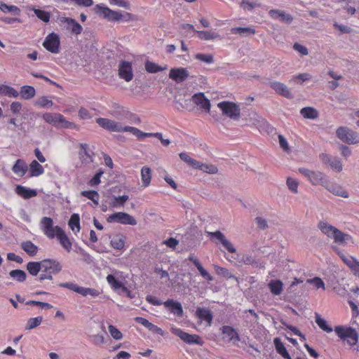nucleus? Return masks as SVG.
Here are the masks:
<instances>
[{
  "mask_svg": "<svg viewBox=\"0 0 359 359\" xmlns=\"http://www.w3.org/2000/svg\"><path fill=\"white\" fill-rule=\"evenodd\" d=\"M40 227L43 234L49 239L56 238L60 245L69 252L72 243L65 231L60 226H53V220L49 217H43L40 222Z\"/></svg>",
  "mask_w": 359,
  "mask_h": 359,
  "instance_id": "f257e3e1",
  "label": "nucleus"
},
{
  "mask_svg": "<svg viewBox=\"0 0 359 359\" xmlns=\"http://www.w3.org/2000/svg\"><path fill=\"white\" fill-rule=\"evenodd\" d=\"M318 227L328 238L332 239L334 243L344 245L353 240L351 235L342 232L327 222L320 221L318 224Z\"/></svg>",
  "mask_w": 359,
  "mask_h": 359,
  "instance_id": "f03ea898",
  "label": "nucleus"
},
{
  "mask_svg": "<svg viewBox=\"0 0 359 359\" xmlns=\"http://www.w3.org/2000/svg\"><path fill=\"white\" fill-rule=\"evenodd\" d=\"M42 270L39 277L40 282L44 280H53V276L59 273L62 269L61 263L55 259H45L41 260Z\"/></svg>",
  "mask_w": 359,
  "mask_h": 359,
  "instance_id": "7ed1b4c3",
  "label": "nucleus"
},
{
  "mask_svg": "<svg viewBox=\"0 0 359 359\" xmlns=\"http://www.w3.org/2000/svg\"><path fill=\"white\" fill-rule=\"evenodd\" d=\"M336 334L348 344L353 346L358 341V334L356 330L348 326L338 325L334 327Z\"/></svg>",
  "mask_w": 359,
  "mask_h": 359,
  "instance_id": "20e7f679",
  "label": "nucleus"
},
{
  "mask_svg": "<svg viewBox=\"0 0 359 359\" xmlns=\"http://www.w3.org/2000/svg\"><path fill=\"white\" fill-rule=\"evenodd\" d=\"M43 119L48 123L55 126L69 128L73 123L66 120L65 116L59 113L47 112L43 114Z\"/></svg>",
  "mask_w": 359,
  "mask_h": 359,
  "instance_id": "39448f33",
  "label": "nucleus"
},
{
  "mask_svg": "<svg viewBox=\"0 0 359 359\" xmlns=\"http://www.w3.org/2000/svg\"><path fill=\"white\" fill-rule=\"evenodd\" d=\"M223 115L230 118L238 120L241 116V108L237 103L230 101H222L217 104Z\"/></svg>",
  "mask_w": 359,
  "mask_h": 359,
  "instance_id": "423d86ee",
  "label": "nucleus"
},
{
  "mask_svg": "<svg viewBox=\"0 0 359 359\" xmlns=\"http://www.w3.org/2000/svg\"><path fill=\"white\" fill-rule=\"evenodd\" d=\"M59 286L60 287L67 288L83 297L89 295L95 297H98L102 293V291L98 289L81 287L74 283H60Z\"/></svg>",
  "mask_w": 359,
  "mask_h": 359,
  "instance_id": "0eeeda50",
  "label": "nucleus"
},
{
  "mask_svg": "<svg viewBox=\"0 0 359 359\" xmlns=\"http://www.w3.org/2000/svg\"><path fill=\"white\" fill-rule=\"evenodd\" d=\"M170 331L172 334L179 337L186 344H198L199 346H203L204 344V341L198 334H189L177 327H171Z\"/></svg>",
  "mask_w": 359,
  "mask_h": 359,
  "instance_id": "6e6552de",
  "label": "nucleus"
},
{
  "mask_svg": "<svg viewBox=\"0 0 359 359\" xmlns=\"http://www.w3.org/2000/svg\"><path fill=\"white\" fill-rule=\"evenodd\" d=\"M96 123L102 128L109 132H128L130 126H123L121 123L106 118H98Z\"/></svg>",
  "mask_w": 359,
  "mask_h": 359,
  "instance_id": "1a4fd4ad",
  "label": "nucleus"
},
{
  "mask_svg": "<svg viewBox=\"0 0 359 359\" xmlns=\"http://www.w3.org/2000/svg\"><path fill=\"white\" fill-rule=\"evenodd\" d=\"M336 133L338 138L344 142L350 144L359 143V135L346 127H339Z\"/></svg>",
  "mask_w": 359,
  "mask_h": 359,
  "instance_id": "9d476101",
  "label": "nucleus"
},
{
  "mask_svg": "<svg viewBox=\"0 0 359 359\" xmlns=\"http://www.w3.org/2000/svg\"><path fill=\"white\" fill-rule=\"evenodd\" d=\"M332 249L337 253L343 262L351 270L355 276H359V261L355 257L351 255H346L336 246H332Z\"/></svg>",
  "mask_w": 359,
  "mask_h": 359,
  "instance_id": "9b49d317",
  "label": "nucleus"
},
{
  "mask_svg": "<svg viewBox=\"0 0 359 359\" xmlns=\"http://www.w3.org/2000/svg\"><path fill=\"white\" fill-rule=\"evenodd\" d=\"M299 171L306 177L313 185H324L325 175L320 171L311 170L306 168H299Z\"/></svg>",
  "mask_w": 359,
  "mask_h": 359,
  "instance_id": "f8f14e48",
  "label": "nucleus"
},
{
  "mask_svg": "<svg viewBox=\"0 0 359 359\" xmlns=\"http://www.w3.org/2000/svg\"><path fill=\"white\" fill-rule=\"evenodd\" d=\"M107 221L109 223L117 222L121 224H129L133 226L137 224V221L133 216L123 212H118L109 215L107 218Z\"/></svg>",
  "mask_w": 359,
  "mask_h": 359,
  "instance_id": "ddd939ff",
  "label": "nucleus"
},
{
  "mask_svg": "<svg viewBox=\"0 0 359 359\" xmlns=\"http://www.w3.org/2000/svg\"><path fill=\"white\" fill-rule=\"evenodd\" d=\"M43 46L52 53L60 52V40L57 34L52 32L49 34L43 42Z\"/></svg>",
  "mask_w": 359,
  "mask_h": 359,
  "instance_id": "4468645a",
  "label": "nucleus"
},
{
  "mask_svg": "<svg viewBox=\"0 0 359 359\" xmlns=\"http://www.w3.org/2000/svg\"><path fill=\"white\" fill-rule=\"evenodd\" d=\"M118 76L127 82L133 79L132 64L128 61H121L118 66Z\"/></svg>",
  "mask_w": 359,
  "mask_h": 359,
  "instance_id": "2eb2a0df",
  "label": "nucleus"
},
{
  "mask_svg": "<svg viewBox=\"0 0 359 359\" xmlns=\"http://www.w3.org/2000/svg\"><path fill=\"white\" fill-rule=\"evenodd\" d=\"M320 158L325 165L330 166L334 171L340 172L343 169L341 161L337 158H332L326 154H322Z\"/></svg>",
  "mask_w": 359,
  "mask_h": 359,
  "instance_id": "dca6fc26",
  "label": "nucleus"
},
{
  "mask_svg": "<svg viewBox=\"0 0 359 359\" xmlns=\"http://www.w3.org/2000/svg\"><path fill=\"white\" fill-rule=\"evenodd\" d=\"M192 102L197 106H199L201 109L209 113L210 111V102L205 96L203 93H198L193 95L191 97Z\"/></svg>",
  "mask_w": 359,
  "mask_h": 359,
  "instance_id": "f3484780",
  "label": "nucleus"
},
{
  "mask_svg": "<svg viewBox=\"0 0 359 359\" xmlns=\"http://www.w3.org/2000/svg\"><path fill=\"white\" fill-rule=\"evenodd\" d=\"M211 240L217 238L223 245V247L231 253L236 252V250L233 245L225 238L224 235L219 231L215 232H208Z\"/></svg>",
  "mask_w": 359,
  "mask_h": 359,
  "instance_id": "a211bd4d",
  "label": "nucleus"
},
{
  "mask_svg": "<svg viewBox=\"0 0 359 359\" xmlns=\"http://www.w3.org/2000/svg\"><path fill=\"white\" fill-rule=\"evenodd\" d=\"M80 151L79 152V158L83 163H90L93 162L94 153L92 151L86 143L79 144Z\"/></svg>",
  "mask_w": 359,
  "mask_h": 359,
  "instance_id": "6ab92c4d",
  "label": "nucleus"
},
{
  "mask_svg": "<svg viewBox=\"0 0 359 359\" xmlns=\"http://www.w3.org/2000/svg\"><path fill=\"white\" fill-rule=\"evenodd\" d=\"M188 76L189 72L184 67L172 68L169 73V77L177 83L184 81Z\"/></svg>",
  "mask_w": 359,
  "mask_h": 359,
  "instance_id": "aec40b11",
  "label": "nucleus"
},
{
  "mask_svg": "<svg viewBox=\"0 0 359 359\" xmlns=\"http://www.w3.org/2000/svg\"><path fill=\"white\" fill-rule=\"evenodd\" d=\"M323 187H325L332 194L341 196L343 198H348L349 195L346 190H345L341 185L336 183H330L325 180Z\"/></svg>",
  "mask_w": 359,
  "mask_h": 359,
  "instance_id": "412c9836",
  "label": "nucleus"
},
{
  "mask_svg": "<svg viewBox=\"0 0 359 359\" xmlns=\"http://www.w3.org/2000/svg\"><path fill=\"white\" fill-rule=\"evenodd\" d=\"M133 20V15L131 13L128 12L113 11L111 9L108 18V20L111 22H128Z\"/></svg>",
  "mask_w": 359,
  "mask_h": 359,
  "instance_id": "4be33fe9",
  "label": "nucleus"
},
{
  "mask_svg": "<svg viewBox=\"0 0 359 359\" xmlns=\"http://www.w3.org/2000/svg\"><path fill=\"white\" fill-rule=\"evenodd\" d=\"M135 321L141 324L154 334H159L161 336L164 335V331L161 327L150 323L147 319L144 318L136 317L135 318Z\"/></svg>",
  "mask_w": 359,
  "mask_h": 359,
  "instance_id": "5701e85b",
  "label": "nucleus"
},
{
  "mask_svg": "<svg viewBox=\"0 0 359 359\" xmlns=\"http://www.w3.org/2000/svg\"><path fill=\"white\" fill-rule=\"evenodd\" d=\"M60 20L62 23H67V29H71L72 32L74 34H80L83 31L81 25L73 18L62 17Z\"/></svg>",
  "mask_w": 359,
  "mask_h": 359,
  "instance_id": "b1692460",
  "label": "nucleus"
},
{
  "mask_svg": "<svg viewBox=\"0 0 359 359\" xmlns=\"http://www.w3.org/2000/svg\"><path fill=\"white\" fill-rule=\"evenodd\" d=\"M270 87L273 89L278 95H280L287 98H290L292 97L289 88L283 83L273 81L270 83Z\"/></svg>",
  "mask_w": 359,
  "mask_h": 359,
  "instance_id": "393cba45",
  "label": "nucleus"
},
{
  "mask_svg": "<svg viewBox=\"0 0 359 359\" xmlns=\"http://www.w3.org/2000/svg\"><path fill=\"white\" fill-rule=\"evenodd\" d=\"M165 308H167L171 313L177 316H182L183 314V309L181 304L175 302L173 299H168L163 303Z\"/></svg>",
  "mask_w": 359,
  "mask_h": 359,
  "instance_id": "a878e982",
  "label": "nucleus"
},
{
  "mask_svg": "<svg viewBox=\"0 0 359 359\" xmlns=\"http://www.w3.org/2000/svg\"><path fill=\"white\" fill-rule=\"evenodd\" d=\"M269 15L273 19H280L281 21L285 22L287 23H290L293 20L292 17L290 14L286 13L283 11L277 9L270 10L269 11Z\"/></svg>",
  "mask_w": 359,
  "mask_h": 359,
  "instance_id": "bb28decb",
  "label": "nucleus"
},
{
  "mask_svg": "<svg viewBox=\"0 0 359 359\" xmlns=\"http://www.w3.org/2000/svg\"><path fill=\"white\" fill-rule=\"evenodd\" d=\"M189 260L193 262L194 266L198 270L200 274L208 281L213 280V277L203 267L198 259L194 255L189 257Z\"/></svg>",
  "mask_w": 359,
  "mask_h": 359,
  "instance_id": "cd10ccee",
  "label": "nucleus"
},
{
  "mask_svg": "<svg viewBox=\"0 0 359 359\" xmlns=\"http://www.w3.org/2000/svg\"><path fill=\"white\" fill-rule=\"evenodd\" d=\"M15 192L18 196L25 199H29L37 196V191L35 189H28L21 185L16 187Z\"/></svg>",
  "mask_w": 359,
  "mask_h": 359,
  "instance_id": "c85d7f7f",
  "label": "nucleus"
},
{
  "mask_svg": "<svg viewBox=\"0 0 359 359\" xmlns=\"http://www.w3.org/2000/svg\"><path fill=\"white\" fill-rule=\"evenodd\" d=\"M222 333L228 337L229 341H238L241 340L238 332L232 327L224 325L222 327Z\"/></svg>",
  "mask_w": 359,
  "mask_h": 359,
  "instance_id": "c756f323",
  "label": "nucleus"
},
{
  "mask_svg": "<svg viewBox=\"0 0 359 359\" xmlns=\"http://www.w3.org/2000/svg\"><path fill=\"white\" fill-rule=\"evenodd\" d=\"M140 175L142 183V186L144 188L149 187L151 184L152 177L151 168L147 166L142 167L141 169Z\"/></svg>",
  "mask_w": 359,
  "mask_h": 359,
  "instance_id": "7c9ffc66",
  "label": "nucleus"
},
{
  "mask_svg": "<svg viewBox=\"0 0 359 359\" xmlns=\"http://www.w3.org/2000/svg\"><path fill=\"white\" fill-rule=\"evenodd\" d=\"M196 317L201 320L207 322L210 325L212 320V315L210 310L204 308H198L196 311Z\"/></svg>",
  "mask_w": 359,
  "mask_h": 359,
  "instance_id": "2f4dec72",
  "label": "nucleus"
},
{
  "mask_svg": "<svg viewBox=\"0 0 359 359\" xmlns=\"http://www.w3.org/2000/svg\"><path fill=\"white\" fill-rule=\"evenodd\" d=\"M214 269L217 275L223 276L226 279L233 278L239 284V278L233 275L228 269L217 265H214Z\"/></svg>",
  "mask_w": 359,
  "mask_h": 359,
  "instance_id": "473e14b6",
  "label": "nucleus"
},
{
  "mask_svg": "<svg viewBox=\"0 0 359 359\" xmlns=\"http://www.w3.org/2000/svg\"><path fill=\"white\" fill-rule=\"evenodd\" d=\"M273 343L276 349V351L285 359H291V356L287 352L285 346L281 341L280 338H275Z\"/></svg>",
  "mask_w": 359,
  "mask_h": 359,
  "instance_id": "72a5a7b5",
  "label": "nucleus"
},
{
  "mask_svg": "<svg viewBox=\"0 0 359 359\" xmlns=\"http://www.w3.org/2000/svg\"><path fill=\"white\" fill-rule=\"evenodd\" d=\"M126 238L122 234L115 235L111 240V246L116 250H121L125 247Z\"/></svg>",
  "mask_w": 359,
  "mask_h": 359,
  "instance_id": "f704fd0d",
  "label": "nucleus"
},
{
  "mask_svg": "<svg viewBox=\"0 0 359 359\" xmlns=\"http://www.w3.org/2000/svg\"><path fill=\"white\" fill-rule=\"evenodd\" d=\"M19 95L24 100H30L35 96L36 90L32 86H23L20 88Z\"/></svg>",
  "mask_w": 359,
  "mask_h": 359,
  "instance_id": "c9c22d12",
  "label": "nucleus"
},
{
  "mask_svg": "<svg viewBox=\"0 0 359 359\" xmlns=\"http://www.w3.org/2000/svg\"><path fill=\"white\" fill-rule=\"evenodd\" d=\"M44 172L43 166L36 160L29 164V173L32 177H38Z\"/></svg>",
  "mask_w": 359,
  "mask_h": 359,
  "instance_id": "e433bc0d",
  "label": "nucleus"
},
{
  "mask_svg": "<svg viewBox=\"0 0 359 359\" xmlns=\"http://www.w3.org/2000/svg\"><path fill=\"white\" fill-rule=\"evenodd\" d=\"M68 225L75 234L79 233L81 229L79 215L76 213L72 215Z\"/></svg>",
  "mask_w": 359,
  "mask_h": 359,
  "instance_id": "4c0bfd02",
  "label": "nucleus"
},
{
  "mask_svg": "<svg viewBox=\"0 0 359 359\" xmlns=\"http://www.w3.org/2000/svg\"><path fill=\"white\" fill-rule=\"evenodd\" d=\"M107 281L111 289L114 291H118L119 290H123L125 287V285L121 281L117 280L112 274H109L107 276Z\"/></svg>",
  "mask_w": 359,
  "mask_h": 359,
  "instance_id": "58836bf2",
  "label": "nucleus"
},
{
  "mask_svg": "<svg viewBox=\"0 0 359 359\" xmlns=\"http://www.w3.org/2000/svg\"><path fill=\"white\" fill-rule=\"evenodd\" d=\"M283 283L280 280H271L268 286L271 292L274 295H279L283 291Z\"/></svg>",
  "mask_w": 359,
  "mask_h": 359,
  "instance_id": "ea45409f",
  "label": "nucleus"
},
{
  "mask_svg": "<svg viewBox=\"0 0 359 359\" xmlns=\"http://www.w3.org/2000/svg\"><path fill=\"white\" fill-rule=\"evenodd\" d=\"M27 170V165L25 162L21 159L17 160L13 167V171L19 176H24Z\"/></svg>",
  "mask_w": 359,
  "mask_h": 359,
  "instance_id": "a19ab883",
  "label": "nucleus"
},
{
  "mask_svg": "<svg viewBox=\"0 0 359 359\" xmlns=\"http://www.w3.org/2000/svg\"><path fill=\"white\" fill-rule=\"evenodd\" d=\"M22 249L29 256H34L38 252L39 248L32 241H27L21 244Z\"/></svg>",
  "mask_w": 359,
  "mask_h": 359,
  "instance_id": "79ce46f5",
  "label": "nucleus"
},
{
  "mask_svg": "<svg viewBox=\"0 0 359 359\" xmlns=\"http://www.w3.org/2000/svg\"><path fill=\"white\" fill-rule=\"evenodd\" d=\"M41 261L40 262H29L27 264V270L33 276H36L39 272L41 273L42 269Z\"/></svg>",
  "mask_w": 359,
  "mask_h": 359,
  "instance_id": "37998d69",
  "label": "nucleus"
},
{
  "mask_svg": "<svg viewBox=\"0 0 359 359\" xmlns=\"http://www.w3.org/2000/svg\"><path fill=\"white\" fill-rule=\"evenodd\" d=\"M0 94L10 97H17L19 93L13 87L7 85H0Z\"/></svg>",
  "mask_w": 359,
  "mask_h": 359,
  "instance_id": "c03bdc74",
  "label": "nucleus"
},
{
  "mask_svg": "<svg viewBox=\"0 0 359 359\" xmlns=\"http://www.w3.org/2000/svg\"><path fill=\"white\" fill-rule=\"evenodd\" d=\"M196 33L197 34V36L198 37L201 39V40H205V41H208V40H213V39H217L219 37V35L215 32H212V31H196Z\"/></svg>",
  "mask_w": 359,
  "mask_h": 359,
  "instance_id": "a18cd8bd",
  "label": "nucleus"
},
{
  "mask_svg": "<svg viewBox=\"0 0 359 359\" xmlns=\"http://www.w3.org/2000/svg\"><path fill=\"white\" fill-rule=\"evenodd\" d=\"M128 199L129 196L126 194L121 196H114L111 198L109 205L112 208L123 207Z\"/></svg>",
  "mask_w": 359,
  "mask_h": 359,
  "instance_id": "49530a36",
  "label": "nucleus"
},
{
  "mask_svg": "<svg viewBox=\"0 0 359 359\" xmlns=\"http://www.w3.org/2000/svg\"><path fill=\"white\" fill-rule=\"evenodd\" d=\"M194 168L201 170L209 174H216L218 172V169L215 165L212 164L202 163L199 161H198V164L195 166Z\"/></svg>",
  "mask_w": 359,
  "mask_h": 359,
  "instance_id": "de8ad7c7",
  "label": "nucleus"
},
{
  "mask_svg": "<svg viewBox=\"0 0 359 359\" xmlns=\"http://www.w3.org/2000/svg\"><path fill=\"white\" fill-rule=\"evenodd\" d=\"M9 276L13 280L22 283L26 280L27 274L26 273L21 269H14L9 272Z\"/></svg>",
  "mask_w": 359,
  "mask_h": 359,
  "instance_id": "09e8293b",
  "label": "nucleus"
},
{
  "mask_svg": "<svg viewBox=\"0 0 359 359\" xmlns=\"http://www.w3.org/2000/svg\"><path fill=\"white\" fill-rule=\"evenodd\" d=\"M81 195L92 201L95 205H97L100 200V195L97 191L94 190L83 191Z\"/></svg>",
  "mask_w": 359,
  "mask_h": 359,
  "instance_id": "8fccbe9b",
  "label": "nucleus"
},
{
  "mask_svg": "<svg viewBox=\"0 0 359 359\" xmlns=\"http://www.w3.org/2000/svg\"><path fill=\"white\" fill-rule=\"evenodd\" d=\"M0 10L4 13H13L17 15L20 14V9L18 6L14 5L8 6L3 1H0Z\"/></svg>",
  "mask_w": 359,
  "mask_h": 359,
  "instance_id": "3c124183",
  "label": "nucleus"
},
{
  "mask_svg": "<svg viewBox=\"0 0 359 359\" xmlns=\"http://www.w3.org/2000/svg\"><path fill=\"white\" fill-rule=\"evenodd\" d=\"M300 114L306 118H316L318 116V113L316 109L313 107H304L301 109Z\"/></svg>",
  "mask_w": 359,
  "mask_h": 359,
  "instance_id": "603ef678",
  "label": "nucleus"
},
{
  "mask_svg": "<svg viewBox=\"0 0 359 359\" xmlns=\"http://www.w3.org/2000/svg\"><path fill=\"white\" fill-rule=\"evenodd\" d=\"M166 69H167L166 66L163 67L153 62L147 61L145 62V69L149 73H156L158 72L165 70Z\"/></svg>",
  "mask_w": 359,
  "mask_h": 359,
  "instance_id": "864d4df0",
  "label": "nucleus"
},
{
  "mask_svg": "<svg viewBox=\"0 0 359 359\" xmlns=\"http://www.w3.org/2000/svg\"><path fill=\"white\" fill-rule=\"evenodd\" d=\"M95 11L96 13L102 15L104 18L108 20L111 9L103 4H99L95 6Z\"/></svg>",
  "mask_w": 359,
  "mask_h": 359,
  "instance_id": "5fc2aeb1",
  "label": "nucleus"
},
{
  "mask_svg": "<svg viewBox=\"0 0 359 359\" xmlns=\"http://www.w3.org/2000/svg\"><path fill=\"white\" fill-rule=\"evenodd\" d=\"M316 323L321 330L327 333H330L333 330L332 328L327 325L326 320L322 318L318 313H316Z\"/></svg>",
  "mask_w": 359,
  "mask_h": 359,
  "instance_id": "6e6d98bb",
  "label": "nucleus"
},
{
  "mask_svg": "<svg viewBox=\"0 0 359 359\" xmlns=\"http://www.w3.org/2000/svg\"><path fill=\"white\" fill-rule=\"evenodd\" d=\"M128 132L135 135L138 140H142L145 137H154V133H144L137 128L130 126L127 128Z\"/></svg>",
  "mask_w": 359,
  "mask_h": 359,
  "instance_id": "4d7b16f0",
  "label": "nucleus"
},
{
  "mask_svg": "<svg viewBox=\"0 0 359 359\" xmlns=\"http://www.w3.org/2000/svg\"><path fill=\"white\" fill-rule=\"evenodd\" d=\"M32 11L39 19L44 22H48L50 18V14L48 11H45L38 8H33Z\"/></svg>",
  "mask_w": 359,
  "mask_h": 359,
  "instance_id": "13d9d810",
  "label": "nucleus"
},
{
  "mask_svg": "<svg viewBox=\"0 0 359 359\" xmlns=\"http://www.w3.org/2000/svg\"><path fill=\"white\" fill-rule=\"evenodd\" d=\"M43 318L38 316L36 318H31L27 320L26 330H32L38 327L42 322Z\"/></svg>",
  "mask_w": 359,
  "mask_h": 359,
  "instance_id": "bf43d9fd",
  "label": "nucleus"
},
{
  "mask_svg": "<svg viewBox=\"0 0 359 359\" xmlns=\"http://www.w3.org/2000/svg\"><path fill=\"white\" fill-rule=\"evenodd\" d=\"M231 32L238 34H255L256 32L254 29L250 27H233L231 29Z\"/></svg>",
  "mask_w": 359,
  "mask_h": 359,
  "instance_id": "052dcab7",
  "label": "nucleus"
},
{
  "mask_svg": "<svg viewBox=\"0 0 359 359\" xmlns=\"http://www.w3.org/2000/svg\"><path fill=\"white\" fill-rule=\"evenodd\" d=\"M180 158L182 161L187 163L194 168L198 164V161L190 157L187 153L182 152L180 154Z\"/></svg>",
  "mask_w": 359,
  "mask_h": 359,
  "instance_id": "680f3d73",
  "label": "nucleus"
},
{
  "mask_svg": "<svg viewBox=\"0 0 359 359\" xmlns=\"http://www.w3.org/2000/svg\"><path fill=\"white\" fill-rule=\"evenodd\" d=\"M109 332L111 336L116 340H120L123 338V334L115 326L110 325L108 327Z\"/></svg>",
  "mask_w": 359,
  "mask_h": 359,
  "instance_id": "e2e57ef3",
  "label": "nucleus"
},
{
  "mask_svg": "<svg viewBox=\"0 0 359 359\" xmlns=\"http://www.w3.org/2000/svg\"><path fill=\"white\" fill-rule=\"evenodd\" d=\"M307 283L313 284L316 289H319V288H322L323 290L325 289L324 282L319 277H315L313 278L308 279Z\"/></svg>",
  "mask_w": 359,
  "mask_h": 359,
  "instance_id": "0e129e2a",
  "label": "nucleus"
},
{
  "mask_svg": "<svg viewBox=\"0 0 359 359\" xmlns=\"http://www.w3.org/2000/svg\"><path fill=\"white\" fill-rule=\"evenodd\" d=\"M110 5L112 6H118L119 7L124 8L126 9H129L130 7V4L127 0H108Z\"/></svg>",
  "mask_w": 359,
  "mask_h": 359,
  "instance_id": "69168bd1",
  "label": "nucleus"
},
{
  "mask_svg": "<svg viewBox=\"0 0 359 359\" xmlns=\"http://www.w3.org/2000/svg\"><path fill=\"white\" fill-rule=\"evenodd\" d=\"M53 102L51 100L48 99L46 96H43L40 97L36 102V104L41 107H51L53 105Z\"/></svg>",
  "mask_w": 359,
  "mask_h": 359,
  "instance_id": "338daca9",
  "label": "nucleus"
},
{
  "mask_svg": "<svg viewBox=\"0 0 359 359\" xmlns=\"http://www.w3.org/2000/svg\"><path fill=\"white\" fill-rule=\"evenodd\" d=\"M286 183H287V186L288 189L291 191H292L294 193H297L299 183L296 180L291 178V177H288L287 179Z\"/></svg>",
  "mask_w": 359,
  "mask_h": 359,
  "instance_id": "774afa93",
  "label": "nucleus"
}]
</instances>
